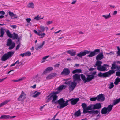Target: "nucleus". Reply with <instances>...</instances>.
I'll list each match as a JSON object with an SVG mask.
<instances>
[{"instance_id": "obj_55", "label": "nucleus", "mask_w": 120, "mask_h": 120, "mask_svg": "<svg viewBox=\"0 0 120 120\" xmlns=\"http://www.w3.org/2000/svg\"><path fill=\"white\" fill-rule=\"evenodd\" d=\"M53 22L52 21H48L46 22V24L47 25H49L51 24Z\"/></svg>"}, {"instance_id": "obj_63", "label": "nucleus", "mask_w": 120, "mask_h": 120, "mask_svg": "<svg viewBox=\"0 0 120 120\" xmlns=\"http://www.w3.org/2000/svg\"><path fill=\"white\" fill-rule=\"evenodd\" d=\"M116 53L117 54V56H120V51H118Z\"/></svg>"}, {"instance_id": "obj_52", "label": "nucleus", "mask_w": 120, "mask_h": 120, "mask_svg": "<svg viewBox=\"0 0 120 120\" xmlns=\"http://www.w3.org/2000/svg\"><path fill=\"white\" fill-rule=\"evenodd\" d=\"M100 112L98 110H94V114H98L99 113V114Z\"/></svg>"}, {"instance_id": "obj_2", "label": "nucleus", "mask_w": 120, "mask_h": 120, "mask_svg": "<svg viewBox=\"0 0 120 120\" xmlns=\"http://www.w3.org/2000/svg\"><path fill=\"white\" fill-rule=\"evenodd\" d=\"M113 106V105L110 104L107 107H104L101 110L102 114H108L112 110Z\"/></svg>"}, {"instance_id": "obj_33", "label": "nucleus", "mask_w": 120, "mask_h": 120, "mask_svg": "<svg viewBox=\"0 0 120 120\" xmlns=\"http://www.w3.org/2000/svg\"><path fill=\"white\" fill-rule=\"evenodd\" d=\"M10 101V100H6L4 101L3 102L1 103V104H0V107H2L4 105H5L6 104H7L8 102Z\"/></svg>"}, {"instance_id": "obj_37", "label": "nucleus", "mask_w": 120, "mask_h": 120, "mask_svg": "<svg viewBox=\"0 0 120 120\" xmlns=\"http://www.w3.org/2000/svg\"><path fill=\"white\" fill-rule=\"evenodd\" d=\"M93 109V105H91L88 106L86 110H85L87 111L88 110H91Z\"/></svg>"}, {"instance_id": "obj_44", "label": "nucleus", "mask_w": 120, "mask_h": 120, "mask_svg": "<svg viewBox=\"0 0 120 120\" xmlns=\"http://www.w3.org/2000/svg\"><path fill=\"white\" fill-rule=\"evenodd\" d=\"M84 112H85V113L88 112L89 114H94V110H92L91 111L84 110Z\"/></svg>"}, {"instance_id": "obj_20", "label": "nucleus", "mask_w": 120, "mask_h": 120, "mask_svg": "<svg viewBox=\"0 0 120 120\" xmlns=\"http://www.w3.org/2000/svg\"><path fill=\"white\" fill-rule=\"evenodd\" d=\"M53 68L52 67H49L47 68L43 72V74H45L53 70Z\"/></svg>"}, {"instance_id": "obj_28", "label": "nucleus", "mask_w": 120, "mask_h": 120, "mask_svg": "<svg viewBox=\"0 0 120 120\" xmlns=\"http://www.w3.org/2000/svg\"><path fill=\"white\" fill-rule=\"evenodd\" d=\"M66 86L64 85H62L60 86L57 88L58 90L60 91H61L63 89H64L66 88Z\"/></svg>"}, {"instance_id": "obj_24", "label": "nucleus", "mask_w": 120, "mask_h": 120, "mask_svg": "<svg viewBox=\"0 0 120 120\" xmlns=\"http://www.w3.org/2000/svg\"><path fill=\"white\" fill-rule=\"evenodd\" d=\"M97 69L100 71H105L106 70V68L103 66H101L97 68Z\"/></svg>"}, {"instance_id": "obj_26", "label": "nucleus", "mask_w": 120, "mask_h": 120, "mask_svg": "<svg viewBox=\"0 0 120 120\" xmlns=\"http://www.w3.org/2000/svg\"><path fill=\"white\" fill-rule=\"evenodd\" d=\"M27 7L29 8H31L33 9L34 8V4L32 2L29 3L28 4Z\"/></svg>"}, {"instance_id": "obj_17", "label": "nucleus", "mask_w": 120, "mask_h": 120, "mask_svg": "<svg viewBox=\"0 0 120 120\" xmlns=\"http://www.w3.org/2000/svg\"><path fill=\"white\" fill-rule=\"evenodd\" d=\"M57 75V74L56 73H52L46 77V79H50L54 77H56Z\"/></svg>"}, {"instance_id": "obj_31", "label": "nucleus", "mask_w": 120, "mask_h": 120, "mask_svg": "<svg viewBox=\"0 0 120 120\" xmlns=\"http://www.w3.org/2000/svg\"><path fill=\"white\" fill-rule=\"evenodd\" d=\"M82 73V70L81 69H76L72 71V73L73 74H74L75 73Z\"/></svg>"}, {"instance_id": "obj_41", "label": "nucleus", "mask_w": 120, "mask_h": 120, "mask_svg": "<svg viewBox=\"0 0 120 120\" xmlns=\"http://www.w3.org/2000/svg\"><path fill=\"white\" fill-rule=\"evenodd\" d=\"M81 114V113L80 111L79 110L77 112H75L74 114V115L75 116H79Z\"/></svg>"}, {"instance_id": "obj_16", "label": "nucleus", "mask_w": 120, "mask_h": 120, "mask_svg": "<svg viewBox=\"0 0 120 120\" xmlns=\"http://www.w3.org/2000/svg\"><path fill=\"white\" fill-rule=\"evenodd\" d=\"M111 68L112 69H116V71H120V66H119L114 64H112Z\"/></svg>"}, {"instance_id": "obj_7", "label": "nucleus", "mask_w": 120, "mask_h": 120, "mask_svg": "<svg viewBox=\"0 0 120 120\" xmlns=\"http://www.w3.org/2000/svg\"><path fill=\"white\" fill-rule=\"evenodd\" d=\"M73 82L78 83L80 81V75L78 74H75L73 76Z\"/></svg>"}, {"instance_id": "obj_39", "label": "nucleus", "mask_w": 120, "mask_h": 120, "mask_svg": "<svg viewBox=\"0 0 120 120\" xmlns=\"http://www.w3.org/2000/svg\"><path fill=\"white\" fill-rule=\"evenodd\" d=\"M51 94H50L47 96L46 99V102H49V101L52 99V96H51Z\"/></svg>"}, {"instance_id": "obj_13", "label": "nucleus", "mask_w": 120, "mask_h": 120, "mask_svg": "<svg viewBox=\"0 0 120 120\" xmlns=\"http://www.w3.org/2000/svg\"><path fill=\"white\" fill-rule=\"evenodd\" d=\"M79 98H72L68 100V103L69 101H71V103L72 105H74L76 104L77 102L79 101Z\"/></svg>"}, {"instance_id": "obj_53", "label": "nucleus", "mask_w": 120, "mask_h": 120, "mask_svg": "<svg viewBox=\"0 0 120 120\" xmlns=\"http://www.w3.org/2000/svg\"><path fill=\"white\" fill-rule=\"evenodd\" d=\"M34 32L36 34L38 35L40 33V31H39V30H38V32H37L36 30H34Z\"/></svg>"}, {"instance_id": "obj_22", "label": "nucleus", "mask_w": 120, "mask_h": 120, "mask_svg": "<svg viewBox=\"0 0 120 120\" xmlns=\"http://www.w3.org/2000/svg\"><path fill=\"white\" fill-rule=\"evenodd\" d=\"M102 63V62L101 61L98 60L96 62L95 65H94V67L95 68L96 67V66L97 67V68L101 66Z\"/></svg>"}, {"instance_id": "obj_46", "label": "nucleus", "mask_w": 120, "mask_h": 120, "mask_svg": "<svg viewBox=\"0 0 120 120\" xmlns=\"http://www.w3.org/2000/svg\"><path fill=\"white\" fill-rule=\"evenodd\" d=\"M49 56L48 55L43 57L42 59L43 60L42 61L41 63H43L45 61V60Z\"/></svg>"}, {"instance_id": "obj_50", "label": "nucleus", "mask_w": 120, "mask_h": 120, "mask_svg": "<svg viewBox=\"0 0 120 120\" xmlns=\"http://www.w3.org/2000/svg\"><path fill=\"white\" fill-rule=\"evenodd\" d=\"M114 85H113V83L112 82L109 85V89H111L113 88L114 87Z\"/></svg>"}, {"instance_id": "obj_47", "label": "nucleus", "mask_w": 120, "mask_h": 120, "mask_svg": "<svg viewBox=\"0 0 120 120\" xmlns=\"http://www.w3.org/2000/svg\"><path fill=\"white\" fill-rule=\"evenodd\" d=\"M97 99V98L96 97H95L92 98L90 99V100L92 101H94Z\"/></svg>"}, {"instance_id": "obj_19", "label": "nucleus", "mask_w": 120, "mask_h": 120, "mask_svg": "<svg viewBox=\"0 0 120 120\" xmlns=\"http://www.w3.org/2000/svg\"><path fill=\"white\" fill-rule=\"evenodd\" d=\"M93 105V109H99L101 107V106L100 103H97Z\"/></svg>"}, {"instance_id": "obj_3", "label": "nucleus", "mask_w": 120, "mask_h": 120, "mask_svg": "<svg viewBox=\"0 0 120 120\" xmlns=\"http://www.w3.org/2000/svg\"><path fill=\"white\" fill-rule=\"evenodd\" d=\"M65 83L66 84L69 85V91H71L73 90L77 83L73 81V82H72L71 81H69L68 82H65Z\"/></svg>"}, {"instance_id": "obj_23", "label": "nucleus", "mask_w": 120, "mask_h": 120, "mask_svg": "<svg viewBox=\"0 0 120 120\" xmlns=\"http://www.w3.org/2000/svg\"><path fill=\"white\" fill-rule=\"evenodd\" d=\"M115 71L112 70H111L109 71L108 72H106V75L107 77L110 76L111 75L114 73Z\"/></svg>"}, {"instance_id": "obj_35", "label": "nucleus", "mask_w": 120, "mask_h": 120, "mask_svg": "<svg viewBox=\"0 0 120 120\" xmlns=\"http://www.w3.org/2000/svg\"><path fill=\"white\" fill-rule=\"evenodd\" d=\"M120 102V98L119 99L115 100L114 101L113 103V106L119 103Z\"/></svg>"}, {"instance_id": "obj_25", "label": "nucleus", "mask_w": 120, "mask_h": 120, "mask_svg": "<svg viewBox=\"0 0 120 120\" xmlns=\"http://www.w3.org/2000/svg\"><path fill=\"white\" fill-rule=\"evenodd\" d=\"M38 76V75L35 76L33 79V81L36 82H39L40 80L39 79Z\"/></svg>"}, {"instance_id": "obj_11", "label": "nucleus", "mask_w": 120, "mask_h": 120, "mask_svg": "<svg viewBox=\"0 0 120 120\" xmlns=\"http://www.w3.org/2000/svg\"><path fill=\"white\" fill-rule=\"evenodd\" d=\"M59 93V92H56L51 94V96H52V98H53V100L52 101V103H57V101H56L57 96L56 95V94H58Z\"/></svg>"}, {"instance_id": "obj_21", "label": "nucleus", "mask_w": 120, "mask_h": 120, "mask_svg": "<svg viewBox=\"0 0 120 120\" xmlns=\"http://www.w3.org/2000/svg\"><path fill=\"white\" fill-rule=\"evenodd\" d=\"M67 52L71 56H73L76 54V52L73 50H70L67 51Z\"/></svg>"}, {"instance_id": "obj_61", "label": "nucleus", "mask_w": 120, "mask_h": 120, "mask_svg": "<svg viewBox=\"0 0 120 120\" xmlns=\"http://www.w3.org/2000/svg\"><path fill=\"white\" fill-rule=\"evenodd\" d=\"M11 27H12L13 28L15 29L17 27V26L16 25H12L11 26Z\"/></svg>"}, {"instance_id": "obj_14", "label": "nucleus", "mask_w": 120, "mask_h": 120, "mask_svg": "<svg viewBox=\"0 0 120 120\" xmlns=\"http://www.w3.org/2000/svg\"><path fill=\"white\" fill-rule=\"evenodd\" d=\"M70 72V71L68 68H65L63 69V71L61 72V74H64L65 75H68L69 74Z\"/></svg>"}, {"instance_id": "obj_59", "label": "nucleus", "mask_w": 120, "mask_h": 120, "mask_svg": "<svg viewBox=\"0 0 120 120\" xmlns=\"http://www.w3.org/2000/svg\"><path fill=\"white\" fill-rule=\"evenodd\" d=\"M117 11H115L113 12V15H115L117 13Z\"/></svg>"}, {"instance_id": "obj_51", "label": "nucleus", "mask_w": 120, "mask_h": 120, "mask_svg": "<svg viewBox=\"0 0 120 120\" xmlns=\"http://www.w3.org/2000/svg\"><path fill=\"white\" fill-rule=\"evenodd\" d=\"M41 17H39V15H38L36 17L34 18V19L36 20H40V19Z\"/></svg>"}, {"instance_id": "obj_32", "label": "nucleus", "mask_w": 120, "mask_h": 120, "mask_svg": "<svg viewBox=\"0 0 120 120\" xmlns=\"http://www.w3.org/2000/svg\"><path fill=\"white\" fill-rule=\"evenodd\" d=\"M102 16L105 19H107L111 17L110 13H109L108 15H102Z\"/></svg>"}, {"instance_id": "obj_15", "label": "nucleus", "mask_w": 120, "mask_h": 120, "mask_svg": "<svg viewBox=\"0 0 120 120\" xmlns=\"http://www.w3.org/2000/svg\"><path fill=\"white\" fill-rule=\"evenodd\" d=\"M94 77V76L93 75H88L87 77L86 78V80H85V83L90 81L93 79Z\"/></svg>"}, {"instance_id": "obj_49", "label": "nucleus", "mask_w": 120, "mask_h": 120, "mask_svg": "<svg viewBox=\"0 0 120 120\" xmlns=\"http://www.w3.org/2000/svg\"><path fill=\"white\" fill-rule=\"evenodd\" d=\"M40 94V92H37L35 94L33 95V97H36L38 96Z\"/></svg>"}, {"instance_id": "obj_6", "label": "nucleus", "mask_w": 120, "mask_h": 120, "mask_svg": "<svg viewBox=\"0 0 120 120\" xmlns=\"http://www.w3.org/2000/svg\"><path fill=\"white\" fill-rule=\"evenodd\" d=\"M12 40L9 38L8 40V41L6 44V45L8 46H9L8 49L10 50L12 49L15 46V44L14 42H12Z\"/></svg>"}, {"instance_id": "obj_5", "label": "nucleus", "mask_w": 120, "mask_h": 120, "mask_svg": "<svg viewBox=\"0 0 120 120\" xmlns=\"http://www.w3.org/2000/svg\"><path fill=\"white\" fill-rule=\"evenodd\" d=\"M6 33L7 35L10 38H12L13 39H18V41H19V39L18 38V35L14 33L13 34H11L9 30H8L6 32Z\"/></svg>"}, {"instance_id": "obj_4", "label": "nucleus", "mask_w": 120, "mask_h": 120, "mask_svg": "<svg viewBox=\"0 0 120 120\" xmlns=\"http://www.w3.org/2000/svg\"><path fill=\"white\" fill-rule=\"evenodd\" d=\"M65 102V101L62 98H61L57 101V103L60 105V109L68 105V100Z\"/></svg>"}, {"instance_id": "obj_30", "label": "nucleus", "mask_w": 120, "mask_h": 120, "mask_svg": "<svg viewBox=\"0 0 120 120\" xmlns=\"http://www.w3.org/2000/svg\"><path fill=\"white\" fill-rule=\"evenodd\" d=\"M10 116L8 115H3L1 116L0 118L1 119H9L10 118Z\"/></svg>"}, {"instance_id": "obj_27", "label": "nucleus", "mask_w": 120, "mask_h": 120, "mask_svg": "<svg viewBox=\"0 0 120 120\" xmlns=\"http://www.w3.org/2000/svg\"><path fill=\"white\" fill-rule=\"evenodd\" d=\"M45 44V41H44L43 42L42 44L40 45V46H39L38 45H37L35 46V49L36 50H38L40 49L41 48L42 46H43V45H44Z\"/></svg>"}, {"instance_id": "obj_36", "label": "nucleus", "mask_w": 120, "mask_h": 120, "mask_svg": "<svg viewBox=\"0 0 120 120\" xmlns=\"http://www.w3.org/2000/svg\"><path fill=\"white\" fill-rule=\"evenodd\" d=\"M25 79V77H22L20 78L19 79L17 80H12V81L18 82L23 80Z\"/></svg>"}, {"instance_id": "obj_29", "label": "nucleus", "mask_w": 120, "mask_h": 120, "mask_svg": "<svg viewBox=\"0 0 120 120\" xmlns=\"http://www.w3.org/2000/svg\"><path fill=\"white\" fill-rule=\"evenodd\" d=\"M98 76L99 77H107L106 73H102L101 72L99 73L98 75Z\"/></svg>"}, {"instance_id": "obj_9", "label": "nucleus", "mask_w": 120, "mask_h": 120, "mask_svg": "<svg viewBox=\"0 0 120 120\" xmlns=\"http://www.w3.org/2000/svg\"><path fill=\"white\" fill-rule=\"evenodd\" d=\"M26 94L23 91H22L21 94L18 98L17 100L19 101H22L26 98Z\"/></svg>"}, {"instance_id": "obj_38", "label": "nucleus", "mask_w": 120, "mask_h": 120, "mask_svg": "<svg viewBox=\"0 0 120 120\" xmlns=\"http://www.w3.org/2000/svg\"><path fill=\"white\" fill-rule=\"evenodd\" d=\"M40 30H39L40 31V32H42L45 31V27H44V26L41 25L40 26Z\"/></svg>"}, {"instance_id": "obj_8", "label": "nucleus", "mask_w": 120, "mask_h": 120, "mask_svg": "<svg viewBox=\"0 0 120 120\" xmlns=\"http://www.w3.org/2000/svg\"><path fill=\"white\" fill-rule=\"evenodd\" d=\"M100 52L99 49H97L93 51L90 52V54L87 56V57H91L94 56L95 55H97Z\"/></svg>"}, {"instance_id": "obj_48", "label": "nucleus", "mask_w": 120, "mask_h": 120, "mask_svg": "<svg viewBox=\"0 0 120 120\" xmlns=\"http://www.w3.org/2000/svg\"><path fill=\"white\" fill-rule=\"evenodd\" d=\"M8 13L10 16L11 17V18L13 17V16L14 15V14L13 13V12H12L11 11H9L8 12Z\"/></svg>"}, {"instance_id": "obj_34", "label": "nucleus", "mask_w": 120, "mask_h": 120, "mask_svg": "<svg viewBox=\"0 0 120 120\" xmlns=\"http://www.w3.org/2000/svg\"><path fill=\"white\" fill-rule=\"evenodd\" d=\"M81 106H82L83 110V113H85L84 111L85 110H86V108L87 107V105L86 104L83 103L82 104Z\"/></svg>"}, {"instance_id": "obj_12", "label": "nucleus", "mask_w": 120, "mask_h": 120, "mask_svg": "<svg viewBox=\"0 0 120 120\" xmlns=\"http://www.w3.org/2000/svg\"><path fill=\"white\" fill-rule=\"evenodd\" d=\"M97 97L98 101L102 102L105 100V98L104 97V95L103 94H99Z\"/></svg>"}, {"instance_id": "obj_64", "label": "nucleus", "mask_w": 120, "mask_h": 120, "mask_svg": "<svg viewBox=\"0 0 120 120\" xmlns=\"http://www.w3.org/2000/svg\"><path fill=\"white\" fill-rule=\"evenodd\" d=\"M109 53V54L110 55H114V52L113 51H111Z\"/></svg>"}, {"instance_id": "obj_62", "label": "nucleus", "mask_w": 120, "mask_h": 120, "mask_svg": "<svg viewBox=\"0 0 120 120\" xmlns=\"http://www.w3.org/2000/svg\"><path fill=\"white\" fill-rule=\"evenodd\" d=\"M17 16L16 15L14 14L13 16V17H12V18H17Z\"/></svg>"}, {"instance_id": "obj_43", "label": "nucleus", "mask_w": 120, "mask_h": 120, "mask_svg": "<svg viewBox=\"0 0 120 120\" xmlns=\"http://www.w3.org/2000/svg\"><path fill=\"white\" fill-rule=\"evenodd\" d=\"M81 79L83 81H84V83H85V80H86V79L85 76L84 75L82 74H81Z\"/></svg>"}, {"instance_id": "obj_18", "label": "nucleus", "mask_w": 120, "mask_h": 120, "mask_svg": "<svg viewBox=\"0 0 120 120\" xmlns=\"http://www.w3.org/2000/svg\"><path fill=\"white\" fill-rule=\"evenodd\" d=\"M104 58V56L102 52L98 54L96 57V59L97 60H101Z\"/></svg>"}, {"instance_id": "obj_1", "label": "nucleus", "mask_w": 120, "mask_h": 120, "mask_svg": "<svg viewBox=\"0 0 120 120\" xmlns=\"http://www.w3.org/2000/svg\"><path fill=\"white\" fill-rule=\"evenodd\" d=\"M15 53L14 51H9L7 53L4 54L1 58L2 61H4L8 59L11 58Z\"/></svg>"}, {"instance_id": "obj_45", "label": "nucleus", "mask_w": 120, "mask_h": 120, "mask_svg": "<svg viewBox=\"0 0 120 120\" xmlns=\"http://www.w3.org/2000/svg\"><path fill=\"white\" fill-rule=\"evenodd\" d=\"M25 56H30L31 54V53L30 51H28L25 53Z\"/></svg>"}, {"instance_id": "obj_57", "label": "nucleus", "mask_w": 120, "mask_h": 120, "mask_svg": "<svg viewBox=\"0 0 120 120\" xmlns=\"http://www.w3.org/2000/svg\"><path fill=\"white\" fill-rule=\"evenodd\" d=\"M26 20L28 23H30L31 20V19L30 18H27L26 19Z\"/></svg>"}, {"instance_id": "obj_10", "label": "nucleus", "mask_w": 120, "mask_h": 120, "mask_svg": "<svg viewBox=\"0 0 120 120\" xmlns=\"http://www.w3.org/2000/svg\"><path fill=\"white\" fill-rule=\"evenodd\" d=\"M90 51L84 50L83 51L80 52L77 54V56L80 58H82L83 56H85L86 54H88L90 53Z\"/></svg>"}, {"instance_id": "obj_60", "label": "nucleus", "mask_w": 120, "mask_h": 120, "mask_svg": "<svg viewBox=\"0 0 120 120\" xmlns=\"http://www.w3.org/2000/svg\"><path fill=\"white\" fill-rule=\"evenodd\" d=\"M0 14L2 15H4L5 14V12L3 11H0Z\"/></svg>"}, {"instance_id": "obj_58", "label": "nucleus", "mask_w": 120, "mask_h": 120, "mask_svg": "<svg viewBox=\"0 0 120 120\" xmlns=\"http://www.w3.org/2000/svg\"><path fill=\"white\" fill-rule=\"evenodd\" d=\"M6 78H7V77H6L5 78H4L3 79H0V83L1 82H2Z\"/></svg>"}, {"instance_id": "obj_54", "label": "nucleus", "mask_w": 120, "mask_h": 120, "mask_svg": "<svg viewBox=\"0 0 120 120\" xmlns=\"http://www.w3.org/2000/svg\"><path fill=\"white\" fill-rule=\"evenodd\" d=\"M116 75L117 76H120V71L116 72Z\"/></svg>"}, {"instance_id": "obj_40", "label": "nucleus", "mask_w": 120, "mask_h": 120, "mask_svg": "<svg viewBox=\"0 0 120 120\" xmlns=\"http://www.w3.org/2000/svg\"><path fill=\"white\" fill-rule=\"evenodd\" d=\"M46 35V34L44 32L40 33V34L38 35L39 36H41L40 38H43Z\"/></svg>"}, {"instance_id": "obj_56", "label": "nucleus", "mask_w": 120, "mask_h": 120, "mask_svg": "<svg viewBox=\"0 0 120 120\" xmlns=\"http://www.w3.org/2000/svg\"><path fill=\"white\" fill-rule=\"evenodd\" d=\"M20 43H19L16 46V50H17L19 49V48L20 47Z\"/></svg>"}, {"instance_id": "obj_42", "label": "nucleus", "mask_w": 120, "mask_h": 120, "mask_svg": "<svg viewBox=\"0 0 120 120\" xmlns=\"http://www.w3.org/2000/svg\"><path fill=\"white\" fill-rule=\"evenodd\" d=\"M120 82V81L119 79V77H117L115 79L114 83L115 84L117 85Z\"/></svg>"}]
</instances>
